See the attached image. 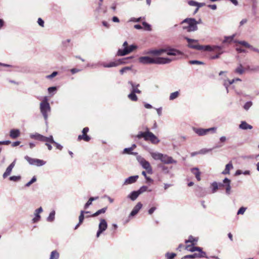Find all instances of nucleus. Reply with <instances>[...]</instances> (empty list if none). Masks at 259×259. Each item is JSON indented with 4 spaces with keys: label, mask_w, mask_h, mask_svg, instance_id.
I'll return each instance as SVG.
<instances>
[{
    "label": "nucleus",
    "mask_w": 259,
    "mask_h": 259,
    "mask_svg": "<svg viewBox=\"0 0 259 259\" xmlns=\"http://www.w3.org/2000/svg\"><path fill=\"white\" fill-rule=\"evenodd\" d=\"M107 228V223L105 219L100 220L99 225V229L97 232V237H99L101 233L105 231Z\"/></svg>",
    "instance_id": "nucleus-8"
},
{
    "label": "nucleus",
    "mask_w": 259,
    "mask_h": 259,
    "mask_svg": "<svg viewBox=\"0 0 259 259\" xmlns=\"http://www.w3.org/2000/svg\"><path fill=\"white\" fill-rule=\"evenodd\" d=\"M245 208L243 207H241V208H240V209L238 210V212H237V214H242L244 213L245 211Z\"/></svg>",
    "instance_id": "nucleus-48"
},
{
    "label": "nucleus",
    "mask_w": 259,
    "mask_h": 259,
    "mask_svg": "<svg viewBox=\"0 0 259 259\" xmlns=\"http://www.w3.org/2000/svg\"><path fill=\"white\" fill-rule=\"evenodd\" d=\"M188 43V47L190 48L194 49L197 50L203 51H211V48L209 46H202L200 45L198 43V41L194 39H192L189 38H186Z\"/></svg>",
    "instance_id": "nucleus-5"
},
{
    "label": "nucleus",
    "mask_w": 259,
    "mask_h": 259,
    "mask_svg": "<svg viewBox=\"0 0 259 259\" xmlns=\"http://www.w3.org/2000/svg\"><path fill=\"white\" fill-rule=\"evenodd\" d=\"M134 28L137 29H141L142 28V27L141 25H140L139 24H136V25H134Z\"/></svg>",
    "instance_id": "nucleus-64"
},
{
    "label": "nucleus",
    "mask_w": 259,
    "mask_h": 259,
    "mask_svg": "<svg viewBox=\"0 0 259 259\" xmlns=\"http://www.w3.org/2000/svg\"><path fill=\"white\" fill-rule=\"evenodd\" d=\"M189 63L191 64H203V63L202 62L197 61V60L190 61Z\"/></svg>",
    "instance_id": "nucleus-49"
},
{
    "label": "nucleus",
    "mask_w": 259,
    "mask_h": 259,
    "mask_svg": "<svg viewBox=\"0 0 259 259\" xmlns=\"http://www.w3.org/2000/svg\"><path fill=\"white\" fill-rule=\"evenodd\" d=\"M166 52L169 56H173L171 58L158 57L152 58L148 56L141 57L139 58V61L143 64H167L170 63L172 60L179 59L182 56L181 52L175 49H159L154 50L151 52V53L154 55H160L162 53Z\"/></svg>",
    "instance_id": "nucleus-1"
},
{
    "label": "nucleus",
    "mask_w": 259,
    "mask_h": 259,
    "mask_svg": "<svg viewBox=\"0 0 259 259\" xmlns=\"http://www.w3.org/2000/svg\"><path fill=\"white\" fill-rule=\"evenodd\" d=\"M240 128L243 130L252 129V126L251 125L248 124L245 121H242L239 125Z\"/></svg>",
    "instance_id": "nucleus-26"
},
{
    "label": "nucleus",
    "mask_w": 259,
    "mask_h": 259,
    "mask_svg": "<svg viewBox=\"0 0 259 259\" xmlns=\"http://www.w3.org/2000/svg\"><path fill=\"white\" fill-rule=\"evenodd\" d=\"M20 144V141H16V142H13L12 143V146L13 147H16V146H17L19 145Z\"/></svg>",
    "instance_id": "nucleus-60"
},
{
    "label": "nucleus",
    "mask_w": 259,
    "mask_h": 259,
    "mask_svg": "<svg viewBox=\"0 0 259 259\" xmlns=\"http://www.w3.org/2000/svg\"><path fill=\"white\" fill-rule=\"evenodd\" d=\"M148 189V187L147 186H144L141 187L138 191L139 194H141L143 192L146 191Z\"/></svg>",
    "instance_id": "nucleus-44"
},
{
    "label": "nucleus",
    "mask_w": 259,
    "mask_h": 259,
    "mask_svg": "<svg viewBox=\"0 0 259 259\" xmlns=\"http://www.w3.org/2000/svg\"><path fill=\"white\" fill-rule=\"evenodd\" d=\"M244 70L243 66H242L241 64H240L239 65V67H238V68H237L235 69V72L237 73H238L239 74H243L244 73Z\"/></svg>",
    "instance_id": "nucleus-36"
},
{
    "label": "nucleus",
    "mask_w": 259,
    "mask_h": 259,
    "mask_svg": "<svg viewBox=\"0 0 259 259\" xmlns=\"http://www.w3.org/2000/svg\"><path fill=\"white\" fill-rule=\"evenodd\" d=\"M142 24L144 26L145 30H148V31H150L151 30L150 25H149L147 23L144 22H143Z\"/></svg>",
    "instance_id": "nucleus-43"
},
{
    "label": "nucleus",
    "mask_w": 259,
    "mask_h": 259,
    "mask_svg": "<svg viewBox=\"0 0 259 259\" xmlns=\"http://www.w3.org/2000/svg\"><path fill=\"white\" fill-rule=\"evenodd\" d=\"M140 164L148 174H152L153 173L152 167L148 161L143 159L141 160Z\"/></svg>",
    "instance_id": "nucleus-11"
},
{
    "label": "nucleus",
    "mask_w": 259,
    "mask_h": 259,
    "mask_svg": "<svg viewBox=\"0 0 259 259\" xmlns=\"http://www.w3.org/2000/svg\"><path fill=\"white\" fill-rule=\"evenodd\" d=\"M241 45H242V46L246 47V48H250V46L249 45V44H248L247 42L245 41H240L239 42Z\"/></svg>",
    "instance_id": "nucleus-50"
},
{
    "label": "nucleus",
    "mask_w": 259,
    "mask_h": 259,
    "mask_svg": "<svg viewBox=\"0 0 259 259\" xmlns=\"http://www.w3.org/2000/svg\"><path fill=\"white\" fill-rule=\"evenodd\" d=\"M40 110L44 118L47 120L48 118V113L51 111V107L48 102L47 97H45L40 104Z\"/></svg>",
    "instance_id": "nucleus-6"
},
{
    "label": "nucleus",
    "mask_w": 259,
    "mask_h": 259,
    "mask_svg": "<svg viewBox=\"0 0 259 259\" xmlns=\"http://www.w3.org/2000/svg\"><path fill=\"white\" fill-rule=\"evenodd\" d=\"M185 246L183 244H180L177 248V250L181 251L184 247L185 248Z\"/></svg>",
    "instance_id": "nucleus-58"
},
{
    "label": "nucleus",
    "mask_w": 259,
    "mask_h": 259,
    "mask_svg": "<svg viewBox=\"0 0 259 259\" xmlns=\"http://www.w3.org/2000/svg\"><path fill=\"white\" fill-rule=\"evenodd\" d=\"M142 206L143 205L141 202H138L134 207L133 210L131 212L130 215L133 217L137 214L142 207Z\"/></svg>",
    "instance_id": "nucleus-15"
},
{
    "label": "nucleus",
    "mask_w": 259,
    "mask_h": 259,
    "mask_svg": "<svg viewBox=\"0 0 259 259\" xmlns=\"http://www.w3.org/2000/svg\"><path fill=\"white\" fill-rule=\"evenodd\" d=\"M151 155L155 160H160L162 156V154L160 153L152 152L151 153Z\"/></svg>",
    "instance_id": "nucleus-28"
},
{
    "label": "nucleus",
    "mask_w": 259,
    "mask_h": 259,
    "mask_svg": "<svg viewBox=\"0 0 259 259\" xmlns=\"http://www.w3.org/2000/svg\"><path fill=\"white\" fill-rule=\"evenodd\" d=\"M212 187V193L215 192L218 189V184L217 182H213L211 185Z\"/></svg>",
    "instance_id": "nucleus-41"
},
{
    "label": "nucleus",
    "mask_w": 259,
    "mask_h": 259,
    "mask_svg": "<svg viewBox=\"0 0 259 259\" xmlns=\"http://www.w3.org/2000/svg\"><path fill=\"white\" fill-rule=\"evenodd\" d=\"M42 211V208L40 207L37 209H36L35 211V217L33 219L32 221H33V222L34 223H36L37 222V221H39V220L40 219V216L39 215V213L40 212H41Z\"/></svg>",
    "instance_id": "nucleus-19"
},
{
    "label": "nucleus",
    "mask_w": 259,
    "mask_h": 259,
    "mask_svg": "<svg viewBox=\"0 0 259 259\" xmlns=\"http://www.w3.org/2000/svg\"><path fill=\"white\" fill-rule=\"evenodd\" d=\"M98 198V197H90L88 201V202L85 204L84 205V208L87 209L90 205L92 204V201L97 199Z\"/></svg>",
    "instance_id": "nucleus-33"
},
{
    "label": "nucleus",
    "mask_w": 259,
    "mask_h": 259,
    "mask_svg": "<svg viewBox=\"0 0 259 259\" xmlns=\"http://www.w3.org/2000/svg\"><path fill=\"white\" fill-rule=\"evenodd\" d=\"M208 7L212 10H215L217 9V6L215 5H209Z\"/></svg>",
    "instance_id": "nucleus-62"
},
{
    "label": "nucleus",
    "mask_w": 259,
    "mask_h": 259,
    "mask_svg": "<svg viewBox=\"0 0 259 259\" xmlns=\"http://www.w3.org/2000/svg\"><path fill=\"white\" fill-rule=\"evenodd\" d=\"M11 143L10 141H0V145H9Z\"/></svg>",
    "instance_id": "nucleus-56"
},
{
    "label": "nucleus",
    "mask_w": 259,
    "mask_h": 259,
    "mask_svg": "<svg viewBox=\"0 0 259 259\" xmlns=\"http://www.w3.org/2000/svg\"><path fill=\"white\" fill-rule=\"evenodd\" d=\"M132 150H133V148L131 147V148H125L124 149L123 151H124V153L131 154V153H132Z\"/></svg>",
    "instance_id": "nucleus-46"
},
{
    "label": "nucleus",
    "mask_w": 259,
    "mask_h": 259,
    "mask_svg": "<svg viewBox=\"0 0 259 259\" xmlns=\"http://www.w3.org/2000/svg\"><path fill=\"white\" fill-rule=\"evenodd\" d=\"M131 68L128 67H125L124 68H122L120 70V72L121 74H123L124 72L126 71L127 70H130Z\"/></svg>",
    "instance_id": "nucleus-52"
},
{
    "label": "nucleus",
    "mask_w": 259,
    "mask_h": 259,
    "mask_svg": "<svg viewBox=\"0 0 259 259\" xmlns=\"http://www.w3.org/2000/svg\"><path fill=\"white\" fill-rule=\"evenodd\" d=\"M198 238L194 237L192 235L189 236L188 239L186 240L185 243L187 244H189V243H191V246H194L197 244Z\"/></svg>",
    "instance_id": "nucleus-13"
},
{
    "label": "nucleus",
    "mask_w": 259,
    "mask_h": 259,
    "mask_svg": "<svg viewBox=\"0 0 259 259\" xmlns=\"http://www.w3.org/2000/svg\"><path fill=\"white\" fill-rule=\"evenodd\" d=\"M198 22L194 18H186L182 22L183 29L188 32L194 31L197 29Z\"/></svg>",
    "instance_id": "nucleus-4"
},
{
    "label": "nucleus",
    "mask_w": 259,
    "mask_h": 259,
    "mask_svg": "<svg viewBox=\"0 0 259 259\" xmlns=\"http://www.w3.org/2000/svg\"><path fill=\"white\" fill-rule=\"evenodd\" d=\"M102 24L103 25V26H104L105 27H106L107 28H108L109 27V24L106 21H103Z\"/></svg>",
    "instance_id": "nucleus-63"
},
{
    "label": "nucleus",
    "mask_w": 259,
    "mask_h": 259,
    "mask_svg": "<svg viewBox=\"0 0 259 259\" xmlns=\"http://www.w3.org/2000/svg\"><path fill=\"white\" fill-rule=\"evenodd\" d=\"M232 168H233V165H232V163L230 162L226 165L225 169L223 171L222 174H223L224 175L229 174L230 170Z\"/></svg>",
    "instance_id": "nucleus-27"
},
{
    "label": "nucleus",
    "mask_w": 259,
    "mask_h": 259,
    "mask_svg": "<svg viewBox=\"0 0 259 259\" xmlns=\"http://www.w3.org/2000/svg\"><path fill=\"white\" fill-rule=\"evenodd\" d=\"M123 63V62H122L121 60H116L115 61L111 62L106 65H104V66L106 67H115V66H117Z\"/></svg>",
    "instance_id": "nucleus-20"
},
{
    "label": "nucleus",
    "mask_w": 259,
    "mask_h": 259,
    "mask_svg": "<svg viewBox=\"0 0 259 259\" xmlns=\"http://www.w3.org/2000/svg\"><path fill=\"white\" fill-rule=\"evenodd\" d=\"M31 139L40 141L41 142H51V144H53L57 149L61 150L63 147L59 144L56 143L53 139L52 136H50L49 137L44 136L39 134L36 133L35 134H31L30 136Z\"/></svg>",
    "instance_id": "nucleus-3"
},
{
    "label": "nucleus",
    "mask_w": 259,
    "mask_h": 259,
    "mask_svg": "<svg viewBox=\"0 0 259 259\" xmlns=\"http://www.w3.org/2000/svg\"><path fill=\"white\" fill-rule=\"evenodd\" d=\"M198 252V253H194L193 254L185 255L182 257V259L207 257L206 254L205 252L203 251L202 250H201V251Z\"/></svg>",
    "instance_id": "nucleus-10"
},
{
    "label": "nucleus",
    "mask_w": 259,
    "mask_h": 259,
    "mask_svg": "<svg viewBox=\"0 0 259 259\" xmlns=\"http://www.w3.org/2000/svg\"><path fill=\"white\" fill-rule=\"evenodd\" d=\"M106 210H107V207H104L100 210H98L95 213L91 215V217H95L96 216L99 215V214H100L101 213H104L106 212Z\"/></svg>",
    "instance_id": "nucleus-29"
},
{
    "label": "nucleus",
    "mask_w": 259,
    "mask_h": 259,
    "mask_svg": "<svg viewBox=\"0 0 259 259\" xmlns=\"http://www.w3.org/2000/svg\"><path fill=\"white\" fill-rule=\"evenodd\" d=\"M191 172L195 175V178H196L198 181H200L201 180V172H200L198 168H192Z\"/></svg>",
    "instance_id": "nucleus-21"
},
{
    "label": "nucleus",
    "mask_w": 259,
    "mask_h": 259,
    "mask_svg": "<svg viewBox=\"0 0 259 259\" xmlns=\"http://www.w3.org/2000/svg\"><path fill=\"white\" fill-rule=\"evenodd\" d=\"M216 128L214 127H211L207 129L199 128L196 130V133L199 136H203L206 135L208 132L212 131L214 132Z\"/></svg>",
    "instance_id": "nucleus-12"
},
{
    "label": "nucleus",
    "mask_w": 259,
    "mask_h": 259,
    "mask_svg": "<svg viewBox=\"0 0 259 259\" xmlns=\"http://www.w3.org/2000/svg\"><path fill=\"white\" fill-rule=\"evenodd\" d=\"M89 211H84L83 210H81L80 211V214L79 216V223L78 224L75 226V229H76L79 225L82 223L83 220H84V213H89Z\"/></svg>",
    "instance_id": "nucleus-23"
},
{
    "label": "nucleus",
    "mask_w": 259,
    "mask_h": 259,
    "mask_svg": "<svg viewBox=\"0 0 259 259\" xmlns=\"http://www.w3.org/2000/svg\"><path fill=\"white\" fill-rule=\"evenodd\" d=\"M128 83L132 86V92L137 93V94H140L141 93V91L139 90L138 87L140 86L139 84H135L133 81H128Z\"/></svg>",
    "instance_id": "nucleus-17"
},
{
    "label": "nucleus",
    "mask_w": 259,
    "mask_h": 259,
    "mask_svg": "<svg viewBox=\"0 0 259 259\" xmlns=\"http://www.w3.org/2000/svg\"><path fill=\"white\" fill-rule=\"evenodd\" d=\"M20 136V131L18 129H12L10 132V137L15 139Z\"/></svg>",
    "instance_id": "nucleus-14"
},
{
    "label": "nucleus",
    "mask_w": 259,
    "mask_h": 259,
    "mask_svg": "<svg viewBox=\"0 0 259 259\" xmlns=\"http://www.w3.org/2000/svg\"><path fill=\"white\" fill-rule=\"evenodd\" d=\"M25 159L30 164L32 165H34L36 159L32 158L29 157L28 156H26L25 157Z\"/></svg>",
    "instance_id": "nucleus-37"
},
{
    "label": "nucleus",
    "mask_w": 259,
    "mask_h": 259,
    "mask_svg": "<svg viewBox=\"0 0 259 259\" xmlns=\"http://www.w3.org/2000/svg\"><path fill=\"white\" fill-rule=\"evenodd\" d=\"M185 249L186 250H189L191 252H194L195 251H201L202 250V248L200 247H196L194 246H191V244H187L185 246Z\"/></svg>",
    "instance_id": "nucleus-16"
},
{
    "label": "nucleus",
    "mask_w": 259,
    "mask_h": 259,
    "mask_svg": "<svg viewBox=\"0 0 259 259\" xmlns=\"http://www.w3.org/2000/svg\"><path fill=\"white\" fill-rule=\"evenodd\" d=\"M20 179H21L20 176H12V177H10L9 179L11 181L17 182V181L20 180Z\"/></svg>",
    "instance_id": "nucleus-45"
},
{
    "label": "nucleus",
    "mask_w": 259,
    "mask_h": 259,
    "mask_svg": "<svg viewBox=\"0 0 259 259\" xmlns=\"http://www.w3.org/2000/svg\"><path fill=\"white\" fill-rule=\"evenodd\" d=\"M139 195L140 194H139L138 191H133L131 193L130 197L131 200H135L137 198Z\"/></svg>",
    "instance_id": "nucleus-32"
},
{
    "label": "nucleus",
    "mask_w": 259,
    "mask_h": 259,
    "mask_svg": "<svg viewBox=\"0 0 259 259\" xmlns=\"http://www.w3.org/2000/svg\"><path fill=\"white\" fill-rule=\"evenodd\" d=\"M12 169L10 168L9 167H8L6 169V171L3 174V178L4 179L6 178L8 176H9L12 171Z\"/></svg>",
    "instance_id": "nucleus-38"
},
{
    "label": "nucleus",
    "mask_w": 259,
    "mask_h": 259,
    "mask_svg": "<svg viewBox=\"0 0 259 259\" xmlns=\"http://www.w3.org/2000/svg\"><path fill=\"white\" fill-rule=\"evenodd\" d=\"M56 87H50L48 88V92L50 94H51L52 92L55 91L56 90Z\"/></svg>",
    "instance_id": "nucleus-57"
},
{
    "label": "nucleus",
    "mask_w": 259,
    "mask_h": 259,
    "mask_svg": "<svg viewBox=\"0 0 259 259\" xmlns=\"http://www.w3.org/2000/svg\"><path fill=\"white\" fill-rule=\"evenodd\" d=\"M124 47L123 50L119 49L117 52V55L118 56H124L128 54L131 52H133L136 48V46L132 45L130 47L128 46L127 42L125 41L123 44Z\"/></svg>",
    "instance_id": "nucleus-7"
},
{
    "label": "nucleus",
    "mask_w": 259,
    "mask_h": 259,
    "mask_svg": "<svg viewBox=\"0 0 259 259\" xmlns=\"http://www.w3.org/2000/svg\"><path fill=\"white\" fill-rule=\"evenodd\" d=\"M252 105V103L251 102H248L246 103L244 106V108L246 110H248Z\"/></svg>",
    "instance_id": "nucleus-47"
},
{
    "label": "nucleus",
    "mask_w": 259,
    "mask_h": 259,
    "mask_svg": "<svg viewBox=\"0 0 259 259\" xmlns=\"http://www.w3.org/2000/svg\"><path fill=\"white\" fill-rule=\"evenodd\" d=\"M46 143V145L48 147V148L49 150H51L52 149V147L50 144H51V142H45Z\"/></svg>",
    "instance_id": "nucleus-55"
},
{
    "label": "nucleus",
    "mask_w": 259,
    "mask_h": 259,
    "mask_svg": "<svg viewBox=\"0 0 259 259\" xmlns=\"http://www.w3.org/2000/svg\"><path fill=\"white\" fill-rule=\"evenodd\" d=\"M223 182L224 184H226V193L228 194H229L230 193L231 191V186H230V182L231 181L228 179V178H225Z\"/></svg>",
    "instance_id": "nucleus-22"
},
{
    "label": "nucleus",
    "mask_w": 259,
    "mask_h": 259,
    "mask_svg": "<svg viewBox=\"0 0 259 259\" xmlns=\"http://www.w3.org/2000/svg\"><path fill=\"white\" fill-rule=\"evenodd\" d=\"M80 71L79 69H76V68H73L71 69V72L72 74H74L75 73H77Z\"/></svg>",
    "instance_id": "nucleus-59"
},
{
    "label": "nucleus",
    "mask_w": 259,
    "mask_h": 259,
    "mask_svg": "<svg viewBox=\"0 0 259 259\" xmlns=\"http://www.w3.org/2000/svg\"><path fill=\"white\" fill-rule=\"evenodd\" d=\"M177 254L175 253L167 252L165 254L166 259H174Z\"/></svg>",
    "instance_id": "nucleus-35"
},
{
    "label": "nucleus",
    "mask_w": 259,
    "mask_h": 259,
    "mask_svg": "<svg viewBox=\"0 0 259 259\" xmlns=\"http://www.w3.org/2000/svg\"><path fill=\"white\" fill-rule=\"evenodd\" d=\"M138 178V176H131L126 179L125 183L126 184H132L136 182Z\"/></svg>",
    "instance_id": "nucleus-25"
},
{
    "label": "nucleus",
    "mask_w": 259,
    "mask_h": 259,
    "mask_svg": "<svg viewBox=\"0 0 259 259\" xmlns=\"http://www.w3.org/2000/svg\"><path fill=\"white\" fill-rule=\"evenodd\" d=\"M234 37V35H233L232 36L225 37L223 42V43H230L233 41Z\"/></svg>",
    "instance_id": "nucleus-34"
},
{
    "label": "nucleus",
    "mask_w": 259,
    "mask_h": 259,
    "mask_svg": "<svg viewBox=\"0 0 259 259\" xmlns=\"http://www.w3.org/2000/svg\"><path fill=\"white\" fill-rule=\"evenodd\" d=\"M89 131V128L88 127H84L82 131V135L78 136V141L83 140L85 142H89L91 140V137L87 135Z\"/></svg>",
    "instance_id": "nucleus-9"
},
{
    "label": "nucleus",
    "mask_w": 259,
    "mask_h": 259,
    "mask_svg": "<svg viewBox=\"0 0 259 259\" xmlns=\"http://www.w3.org/2000/svg\"><path fill=\"white\" fill-rule=\"evenodd\" d=\"M128 98L133 101H137L138 100V97L136 95V93L131 91V93L128 95Z\"/></svg>",
    "instance_id": "nucleus-31"
},
{
    "label": "nucleus",
    "mask_w": 259,
    "mask_h": 259,
    "mask_svg": "<svg viewBox=\"0 0 259 259\" xmlns=\"http://www.w3.org/2000/svg\"><path fill=\"white\" fill-rule=\"evenodd\" d=\"M179 95V93L178 92L172 93L169 96V99L170 100H174L175 99L177 98L178 97Z\"/></svg>",
    "instance_id": "nucleus-42"
},
{
    "label": "nucleus",
    "mask_w": 259,
    "mask_h": 259,
    "mask_svg": "<svg viewBox=\"0 0 259 259\" xmlns=\"http://www.w3.org/2000/svg\"><path fill=\"white\" fill-rule=\"evenodd\" d=\"M188 4L189 5L192 6H197V8L196 9V10L194 12L195 13L198 11L199 7L204 5V4H199L197 2L193 1H189Z\"/></svg>",
    "instance_id": "nucleus-24"
},
{
    "label": "nucleus",
    "mask_w": 259,
    "mask_h": 259,
    "mask_svg": "<svg viewBox=\"0 0 259 259\" xmlns=\"http://www.w3.org/2000/svg\"><path fill=\"white\" fill-rule=\"evenodd\" d=\"M160 160L164 163H172L173 159L171 157H169L166 155L162 154Z\"/></svg>",
    "instance_id": "nucleus-18"
},
{
    "label": "nucleus",
    "mask_w": 259,
    "mask_h": 259,
    "mask_svg": "<svg viewBox=\"0 0 259 259\" xmlns=\"http://www.w3.org/2000/svg\"><path fill=\"white\" fill-rule=\"evenodd\" d=\"M59 257V254L57 250H53L52 251L50 259H58Z\"/></svg>",
    "instance_id": "nucleus-30"
},
{
    "label": "nucleus",
    "mask_w": 259,
    "mask_h": 259,
    "mask_svg": "<svg viewBox=\"0 0 259 259\" xmlns=\"http://www.w3.org/2000/svg\"><path fill=\"white\" fill-rule=\"evenodd\" d=\"M57 74V72H53L51 74L47 76V78H52L55 77Z\"/></svg>",
    "instance_id": "nucleus-54"
},
{
    "label": "nucleus",
    "mask_w": 259,
    "mask_h": 259,
    "mask_svg": "<svg viewBox=\"0 0 259 259\" xmlns=\"http://www.w3.org/2000/svg\"><path fill=\"white\" fill-rule=\"evenodd\" d=\"M37 22H38V24L41 27H44V20L41 19L40 18H39L38 19V21H37Z\"/></svg>",
    "instance_id": "nucleus-51"
},
{
    "label": "nucleus",
    "mask_w": 259,
    "mask_h": 259,
    "mask_svg": "<svg viewBox=\"0 0 259 259\" xmlns=\"http://www.w3.org/2000/svg\"><path fill=\"white\" fill-rule=\"evenodd\" d=\"M55 211L54 210L51 212L47 220L49 222H52L55 219Z\"/></svg>",
    "instance_id": "nucleus-39"
},
{
    "label": "nucleus",
    "mask_w": 259,
    "mask_h": 259,
    "mask_svg": "<svg viewBox=\"0 0 259 259\" xmlns=\"http://www.w3.org/2000/svg\"><path fill=\"white\" fill-rule=\"evenodd\" d=\"M112 21L114 22H119V19L116 17V16H114L113 18H112Z\"/></svg>",
    "instance_id": "nucleus-61"
},
{
    "label": "nucleus",
    "mask_w": 259,
    "mask_h": 259,
    "mask_svg": "<svg viewBox=\"0 0 259 259\" xmlns=\"http://www.w3.org/2000/svg\"><path fill=\"white\" fill-rule=\"evenodd\" d=\"M45 163H46V162L44 161V160L38 159H36L34 165H37V166H41V165H44Z\"/></svg>",
    "instance_id": "nucleus-40"
},
{
    "label": "nucleus",
    "mask_w": 259,
    "mask_h": 259,
    "mask_svg": "<svg viewBox=\"0 0 259 259\" xmlns=\"http://www.w3.org/2000/svg\"><path fill=\"white\" fill-rule=\"evenodd\" d=\"M135 137L138 139L143 138L145 141H149L153 144H157L160 142L158 138L151 132L148 127H146L145 132H140Z\"/></svg>",
    "instance_id": "nucleus-2"
},
{
    "label": "nucleus",
    "mask_w": 259,
    "mask_h": 259,
    "mask_svg": "<svg viewBox=\"0 0 259 259\" xmlns=\"http://www.w3.org/2000/svg\"><path fill=\"white\" fill-rule=\"evenodd\" d=\"M156 209V207H152L151 208H150L148 210V213L149 214H152L153 212Z\"/></svg>",
    "instance_id": "nucleus-53"
}]
</instances>
